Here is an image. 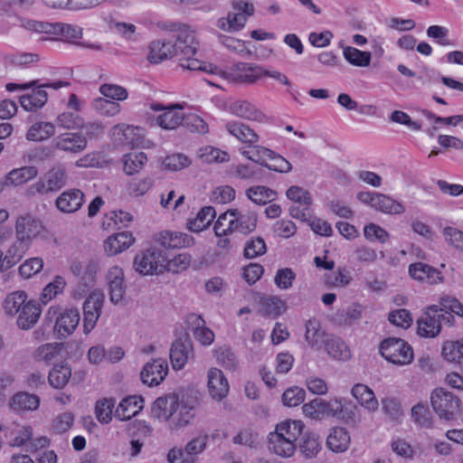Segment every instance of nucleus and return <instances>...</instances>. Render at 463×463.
Wrapping results in <instances>:
<instances>
[{
    "mask_svg": "<svg viewBox=\"0 0 463 463\" xmlns=\"http://www.w3.org/2000/svg\"><path fill=\"white\" fill-rule=\"evenodd\" d=\"M41 314L40 305L34 301H28L19 311L17 326L23 330H28L37 323Z\"/></svg>",
    "mask_w": 463,
    "mask_h": 463,
    "instance_id": "obj_23",
    "label": "nucleus"
},
{
    "mask_svg": "<svg viewBox=\"0 0 463 463\" xmlns=\"http://www.w3.org/2000/svg\"><path fill=\"white\" fill-rule=\"evenodd\" d=\"M163 29L173 33V38H175L173 47L175 49L176 56L180 58L194 56L198 50V42L195 39L194 32L186 25L177 24H165Z\"/></svg>",
    "mask_w": 463,
    "mask_h": 463,
    "instance_id": "obj_4",
    "label": "nucleus"
},
{
    "mask_svg": "<svg viewBox=\"0 0 463 463\" xmlns=\"http://www.w3.org/2000/svg\"><path fill=\"white\" fill-rule=\"evenodd\" d=\"M179 397L175 393L158 397L152 405V416L159 421H167L175 410L179 409Z\"/></svg>",
    "mask_w": 463,
    "mask_h": 463,
    "instance_id": "obj_14",
    "label": "nucleus"
},
{
    "mask_svg": "<svg viewBox=\"0 0 463 463\" xmlns=\"http://www.w3.org/2000/svg\"><path fill=\"white\" fill-rule=\"evenodd\" d=\"M144 407L142 396H128L124 398L115 411V417L119 420H128L136 416Z\"/></svg>",
    "mask_w": 463,
    "mask_h": 463,
    "instance_id": "obj_20",
    "label": "nucleus"
},
{
    "mask_svg": "<svg viewBox=\"0 0 463 463\" xmlns=\"http://www.w3.org/2000/svg\"><path fill=\"white\" fill-rule=\"evenodd\" d=\"M36 89L30 94L21 96V106L27 111H34L43 107L47 102V92L39 88V82L35 86Z\"/></svg>",
    "mask_w": 463,
    "mask_h": 463,
    "instance_id": "obj_35",
    "label": "nucleus"
},
{
    "mask_svg": "<svg viewBox=\"0 0 463 463\" xmlns=\"http://www.w3.org/2000/svg\"><path fill=\"white\" fill-rule=\"evenodd\" d=\"M186 322L188 327L194 332V335L197 341L203 345H210L214 340L213 332L205 326V321L201 316L190 314Z\"/></svg>",
    "mask_w": 463,
    "mask_h": 463,
    "instance_id": "obj_21",
    "label": "nucleus"
},
{
    "mask_svg": "<svg viewBox=\"0 0 463 463\" xmlns=\"http://www.w3.org/2000/svg\"><path fill=\"white\" fill-rule=\"evenodd\" d=\"M109 293L113 304L119 303L124 297L126 286L124 283V272L118 266L111 267L107 274Z\"/></svg>",
    "mask_w": 463,
    "mask_h": 463,
    "instance_id": "obj_17",
    "label": "nucleus"
},
{
    "mask_svg": "<svg viewBox=\"0 0 463 463\" xmlns=\"http://www.w3.org/2000/svg\"><path fill=\"white\" fill-rule=\"evenodd\" d=\"M344 57L349 63L358 67H366L371 61L369 52H363L351 46L344 49Z\"/></svg>",
    "mask_w": 463,
    "mask_h": 463,
    "instance_id": "obj_51",
    "label": "nucleus"
},
{
    "mask_svg": "<svg viewBox=\"0 0 463 463\" xmlns=\"http://www.w3.org/2000/svg\"><path fill=\"white\" fill-rule=\"evenodd\" d=\"M304 426L305 425L301 420H287L278 424L274 433L284 436L295 443L302 434Z\"/></svg>",
    "mask_w": 463,
    "mask_h": 463,
    "instance_id": "obj_39",
    "label": "nucleus"
},
{
    "mask_svg": "<svg viewBox=\"0 0 463 463\" xmlns=\"http://www.w3.org/2000/svg\"><path fill=\"white\" fill-rule=\"evenodd\" d=\"M193 408L179 404V409L175 410L173 416L167 420L171 430H178L187 426L194 418Z\"/></svg>",
    "mask_w": 463,
    "mask_h": 463,
    "instance_id": "obj_41",
    "label": "nucleus"
},
{
    "mask_svg": "<svg viewBox=\"0 0 463 463\" xmlns=\"http://www.w3.org/2000/svg\"><path fill=\"white\" fill-rule=\"evenodd\" d=\"M234 230L243 234L252 232L257 227L258 216L254 212L241 213L238 210V214L233 216Z\"/></svg>",
    "mask_w": 463,
    "mask_h": 463,
    "instance_id": "obj_40",
    "label": "nucleus"
},
{
    "mask_svg": "<svg viewBox=\"0 0 463 463\" xmlns=\"http://www.w3.org/2000/svg\"><path fill=\"white\" fill-rule=\"evenodd\" d=\"M133 242L132 234L122 232L109 236L104 242V249L109 255L113 256L129 248Z\"/></svg>",
    "mask_w": 463,
    "mask_h": 463,
    "instance_id": "obj_24",
    "label": "nucleus"
},
{
    "mask_svg": "<svg viewBox=\"0 0 463 463\" xmlns=\"http://www.w3.org/2000/svg\"><path fill=\"white\" fill-rule=\"evenodd\" d=\"M234 176L242 180H260L263 171L257 165L240 164L235 166Z\"/></svg>",
    "mask_w": 463,
    "mask_h": 463,
    "instance_id": "obj_54",
    "label": "nucleus"
},
{
    "mask_svg": "<svg viewBox=\"0 0 463 463\" xmlns=\"http://www.w3.org/2000/svg\"><path fill=\"white\" fill-rule=\"evenodd\" d=\"M194 56H188L187 58H179L180 65L189 71H205L212 75H216L220 72V68L212 63L204 62L199 59L193 58Z\"/></svg>",
    "mask_w": 463,
    "mask_h": 463,
    "instance_id": "obj_46",
    "label": "nucleus"
},
{
    "mask_svg": "<svg viewBox=\"0 0 463 463\" xmlns=\"http://www.w3.org/2000/svg\"><path fill=\"white\" fill-rule=\"evenodd\" d=\"M156 241L165 249L185 248L194 245L192 236L184 232L164 231L156 235Z\"/></svg>",
    "mask_w": 463,
    "mask_h": 463,
    "instance_id": "obj_18",
    "label": "nucleus"
},
{
    "mask_svg": "<svg viewBox=\"0 0 463 463\" xmlns=\"http://www.w3.org/2000/svg\"><path fill=\"white\" fill-rule=\"evenodd\" d=\"M54 135V125L50 122H37L27 131L28 140L42 141Z\"/></svg>",
    "mask_w": 463,
    "mask_h": 463,
    "instance_id": "obj_47",
    "label": "nucleus"
},
{
    "mask_svg": "<svg viewBox=\"0 0 463 463\" xmlns=\"http://www.w3.org/2000/svg\"><path fill=\"white\" fill-rule=\"evenodd\" d=\"M114 406L115 402L112 399H103L96 402L95 413L100 423L108 424L111 420Z\"/></svg>",
    "mask_w": 463,
    "mask_h": 463,
    "instance_id": "obj_60",
    "label": "nucleus"
},
{
    "mask_svg": "<svg viewBox=\"0 0 463 463\" xmlns=\"http://www.w3.org/2000/svg\"><path fill=\"white\" fill-rule=\"evenodd\" d=\"M260 307V312L271 317H279L285 310L284 302L278 297L263 298Z\"/></svg>",
    "mask_w": 463,
    "mask_h": 463,
    "instance_id": "obj_55",
    "label": "nucleus"
},
{
    "mask_svg": "<svg viewBox=\"0 0 463 463\" xmlns=\"http://www.w3.org/2000/svg\"><path fill=\"white\" fill-rule=\"evenodd\" d=\"M352 395L354 398L366 410L375 411L379 403L375 398L374 392L367 385L356 383L352 388Z\"/></svg>",
    "mask_w": 463,
    "mask_h": 463,
    "instance_id": "obj_27",
    "label": "nucleus"
},
{
    "mask_svg": "<svg viewBox=\"0 0 463 463\" xmlns=\"http://www.w3.org/2000/svg\"><path fill=\"white\" fill-rule=\"evenodd\" d=\"M207 387L210 396L215 401L224 399L230 391V385L223 373L215 367L207 373Z\"/></svg>",
    "mask_w": 463,
    "mask_h": 463,
    "instance_id": "obj_12",
    "label": "nucleus"
},
{
    "mask_svg": "<svg viewBox=\"0 0 463 463\" xmlns=\"http://www.w3.org/2000/svg\"><path fill=\"white\" fill-rule=\"evenodd\" d=\"M124 172L128 175L138 173L147 161L144 152H131L123 156Z\"/></svg>",
    "mask_w": 463,
    "mask_h": 463,
    "instance_id": "obj_45",
    "label": "nucleus"
},
{
    "mask_svg": "<svg viewBox=\"0 0 463 463\" xmlns=\"http://www.w3.org/2000/svg\"><path fill=\"white\" fill-rule=\"evenodd\" d=\"M27 296L24 291H15L7 296L4 302L6 314L14 316L19 313L23 306L26 304Z\"/></svg>",
    "mask_w": 463,
    "mask_h": 463,
    "instance_id": "obj_52",
    "label": "nucleus"
},
{
    "mask_svg": "<svg viewBox=\"0 0 463 463\" xmlns=\"http://www.w3.org/2000/svg\"><path fill=\"white\" fill-rule=\"evenodd\" d=\"M53 35L60 36L62 41L72 43L81 37L82 30L77 25L56 23L55 33Z\"/></svg>",
    "mask_w": 463,
    "mask_h": 463,
    "instance_id": "obj_56",
    "label": "nucleus"
},
{
    "mask_svg": "<svg viewBox=\"0 0 463 463\" xmlns=\"http://www.w3.org/2000/svg\"><path fill=\"white\" fill-rule=\"evenodd\" d=\"M409 273L412 279L430 285L441 282L443 279L441 273L437 269L422 262L411 264Z\"/></svg>",
    "mask_w": 463,
    "mask_h": 463,
    "instance_id": "obj_19",
    "label": "nucleus"
},
{
    "mask_svg": "<svg viewBox=\"0 0 463 463\" xmlns=\"http://www.w3.org/2000/svg\"><path fill=\"white\" fill-rule=\"evenodd\" d=\"M299 449L307 458H315L321 449L318 436L314 433H305L301 439Z\"/></svg>",
    "mask_w": 463,
    "mask_h": 463,
    "instance_id": "obj_48",
    "label": "nucleus"
},
{
    "mask_svg": "<svg viewBox=\"0 0 463 463\" xmlns=\"http://www.w3.org/2000/svg\"><path fill=\"white\" fill-rule=\"evenodd\" d=\"M38 175V170L35 166H24L15 168L10 171L5 176V183L18 186L33 179Z\"/></svg>",
    "mask_w": 463,
    "mask_h": 463,
    "instance_id": "obj_36",
    "label": "nucleus"
},
{
    "mask_svg": "<svg viewBox=\"0 0 463 463\" xmlns=\"http://www.w3.org/2000/svg\"><path fill=\"white\" fill-rule=\"evenodd\" d=\"M246 196L256 204L265 205L275 201L278 193L264 185H254L246 190Z\"/></svg>",
    "mask_w": 463,
    "mask_h": 463,
    "instance_id": "obj_33",
    "label": "nucleus"
},
{
    "mask_svg": "<svg viewBox=\"0 0 463 463\" xmlns=\"http://www.w3.org/2000/svg\"><path fill=\"white\" fill-rule=\"evenodd\" d=\"M216 212L212 206L202 208L196 217L189 222V229L193 232H199L206 229L213 221Z\"/></svg>",
    "mask_w": 463,
    "mask_h": 463,
    "instance_id": "obj_43",
    "label": "nucleus"
},
{
    "mask_svg": "<svg viewBox=\"0 0 463 463\" xmlns=\"http://www.w3.org/2000/svg\"><path fill=\"white\" fill-rule=\"evenodd\" d=\"M150 108L155 111L165 110L156 118L157 124L165 129H175L184 121V114L176 111V109H181L180 105H171L170 107H164L160 103H152Z\"/></svg>",
    "mask_w": 463,
    "mask_h": 463,
    "instance_id": "obj_15",
    "label": "nucleus"
},
{
    "mask_svg": "<svg viewBox=\"0 0 463 463\" xmlns=\"http://www.w3.org/2000/svg\"><path fill=\"white\" fill-rule=\"evenodd\" d=\"M55 319L53 331L58 338H66L71 335L78 326L80 319V311L77 308H67L61 312L60 307H51L44 317V323L50 326L52 320Z\"/></svg>",
    "mask_w": 463,
    "mask_h": 463,
    "instance_id": "obj_1",
    "label": "nucleus"
},
{
    "mask_svg": "<svg viewBox=\"0 0 463 463\" xmlns=\"http://www.w3.org/2000/svg\"><path fill=\"white\" fill-rule=\"evenodd\" d=\"M263 167L279 173H289L292 170L291 164L282 156L272 150V155H266Z\"/></svg>",
    "mask_w": 463,
    "mask_h": 463,
    "instance_id": "obj_53",
    "label": "nucleus"
},
{
    "mask_svg": "<svg viewBox=\"0 0 463 463\" xmlns=\"http://www.w3.org/2000/svg\"><path fill=\"white\" fill-rule=\"evenodd\" d=\"M248 19L243 14L237 12L228 13L226 17H222L218 20V27L229 33L241 31L246 24Z\"/></svg>",
    "mask_w": 463,
    "mask_h": 463,
    "instance_id": "obj_38",
    "label": "nucleus"
},
{
    "mask_svg": "<svg viewBox=\"0 0 463 463\" xmlns=\"http://www.w3.org/2000/svg\"><path fill=\"white\" fill-rule=\"evenodd\" d=\"M166 267V258L157 249L150 248L137 254L134 260L136 271L142 275L159 274Z\"/></svg>",
    "mask_w": 463,
    "mask_h": 463,
    "instance_id": "obj_9",
    "label": "nucleus"
},
{
    "mask_svg": "<svg viewBox=\"0 0 463 463\" xmlns=\"http://www.w3.org/2000/svg\"><path fill=\"white\" fill-rule=\"evenodd\" d=\"M350 440V435L345 429L334 428L326 439V446L334 452H344L348 449Z\"/></svg>",
    "mask_w": 463,
    "mask_h": 463,
    "instance_id": "obj_32",
    "label": "nucleus"
},
{
    "mask_svg": "<svg viewBox=\"0 0 463 463\" xmlns=\"http://www.w3.org/2000/svg\"><path fill=\"white\" fill-rule=\"evenodd\" d=\"M411 417L417 424L423 428H430L432 425L431 414L426 404L418 403L413 406Z\"/></svg>",
    "mask_w": 463,
    "mask_h": 463,
    "instance_id": "obj_63",
    "label": "nucleus"
},
{
    "mask_svg": "<svg viewBox=\"0 0 463 463\" xmlns=\"http://www.w3.org/2000/svg\"><path fill=\"white\" fill-rule=\"evenodd\" d=\"M230 111L241 118L254 121H262L265 115L253 104L247 100H237L231 104Z\"/></svg>",
    "mask_w": 463,
    "mask_h": 463,
    "instance_id": "obj_25",
    "label": "nucleus"
},
{
    "mask_svg": "<svg viewBox=\"0 0 463 463\" xmlns=\"http://www.w3.org/2000/svg\"><path fill=\"white\" fill-rule=\"evenodd\" d=\"M45 231L43 222L31 213H24L16 217L14 224L15 239L23 243L32 245Z\"/></svg>",
    "mask_w": 463,
    "mask_h": 463,
    "instance_id": "obj_7",
    "label": "nucleus"
},
{
    "mask_svg": "<svg viewBox=\"0 0 463 463\" xmlns=\"http://www.w3.org/2000/svg\"><path fill=\"white\" fill-rule=\"evenodd\" d=\"M262 74L261 66L241 61L232 64L228 71L220 68V72H217V76L234 84L255 83Z\"/></svg>",
    "mask_w": 463,
    "mask_h": 463,
    "instance_id": "obj_5",
    "label": "nucleus"
},
{
    "mask_svg": "<svg viewBox=\"0 0 463 463\" xmlns=\"http://www.w3.org/2000/svg\"><path fill=\"white\" fill-rule=\"evenodd\" d=\"M453 320L452 314L446 312L444 308L430 307L417 321L418 333L424 337H435L439 334L442 324L449 325Z\"/></svg>",
    "mask_w": 463,
    "mask_h": 463,
    "instance_id": "obj_2",
    "label": "nucleus"
},
{
    "mask_svg": "<svg viewBox=\"0 0 463 463\" xmlns=\"http://www.w3.org/2000/svg\"><path fill=\"white\" fill-rule=\"evenodd\" d=\"M85 203V194L80 189L71 188L62 192L55 200V207L62 213L78 212Z\"/></svg>",
    "mask_w": 463,
    "mask_h": 463,
    "instance_id": "obj_11",
    "label": "nucleus"
},
{
    "mask_svg": "<svg viewBox=\"0 0 463 463\" xmlns=\"http://www.w3.org/2000/svg\"><path fill=\"white\" fill-rule=\"evenodd\" d=\"M381 354L390 363L406 365L413 360V350L403 339L390 337L380 345Z\"/></svg>",
    "mask_w": 463,
    "mask_h": 463,
    "instance_id": "obj_6",
    "label": "nucleus"
},
{
    "mask_svg": "<svg viewBox=\"0 0 463 463\" xmlns=\"http://www.w3.org/2000/svg\"><path fill=\"white\" fill-rule=\"evenodd\" d=\"M54 151L78 155L87 148L86 137L80 132H64L54 137L50 144Z\"/></svg>",
    "mask_w": 463,
    "mask_h": 463,
    "instance_id": "obj_10",
    "label": "nucleus"
},
{
    "mask_svg": "<svg viewBox=\"0 0 463 463\" xmlns=\"http://www.w3.org/2000/svg\"><path fill=\"white\" fill-rule=\"evenodd\" d=\"M269 449L279 457L289 458L294 455L296 445L284 436L270 432L269 434Z\"/></svg>",
    "mask_w": 463,
    "mask_h": 463,
    "instance_id": "obj_26",
    "label": "nucleus"
},
{
    "mask_svg": "<svg viewBox=\"0 0 463 463\" xmlns=\"http://www.w3.org/2000/svg\"><path fill=\"white\" fill-rule=\"evenodd\" d=\"M191 350V343L177 339L172 344L170 349V359L173 368L175 370L182 369L188 361Z\"/></svg>",
    "mask_w": 463,
    "mask_h": 463,
    "instance_id": "obj_29",
    "label": "nucleus"
},
{
    "mask_svg": "<svg viewBox=\"0 0 463 463\" xmlns=\"http://www.w3.org/2000/svg\"><path fill=\"white\" fill-rule=\"evenodd\" d=\"M66 285L65 279L61 276H56L54 280L50 282L43 288L41 294V300L43 304H47L51 299L61 293Z\"/></svg>",
    "mask_w": 463,
    "mask_h": 463,
    "instance_id": "obj_59",
    "label": "nucleus"
},
{
    "mask_svg": "<svg viewBox=\"0 0 463 463\" xmlns=\"http://www.w3.org/2000/svg\"><path fill=\"white\" fill-rule=\"evenodd\" d=\"M175 50L170 41L155 40L149 44L147 60L151 63L157 64L174 57L175 55Z\"/></svg>",
    "mask_w": 463,
    "mask_h": 463,
    "instance_id": "obj_22",
    "label": "nucleus"
},
{
    "mask_svg": "<svg viewBox=\"0 0 463 463\" xmlns=\"http://www.w3.org/2000/svg\"><path fill=\"white\" fill-rule=\"evenodd\" d=\"M241 154L247 159L263 167L266 161V155H272V150L262 146L251 145L249 148L240 149Z\"/></svg>",
    "mask_w": 463,
    "mask_h": 463,
    "instance_id": "obj_49",
    "label": "nucleus"
},
{
    "mask_svg": "<svg viewBox=\"0 0 463 463\" xmlns=\"http://www.w3.org/2000/svg\"><path fill=\"white\" fill-rule=\"evenodd\" d=\"M302 410L307 416L312 419H318L325 415L335 416L342 411V403L337 400L326 402L321 399H314L304 404Z\"/></svg>",
    "mask_w": 463,
    "mask_h": 463,
    "instance_id": "obj_13",
    "label": "nucleus"
},
{
    "mask_svg": "<svg viewBox=\"0 0 463 463\" xmlns=\"http://www.w3.org/2000/svg\"><path fill=\"white\" fill-rule=\"evenodd\" d=\"M306 392L304 389L293 386L288 388L282 394V402L288 407H296L305 401Z\"/></svg>",
    "mask_w": 463,
    "mask_h": 463,
    "instance_id": "obj_62",
    "label": "nucleus"
},
{
    "mask_svg": "<svg viewBox=\"0 0 463 463\" xmlns=\"http://www.w3.org/2000/svg\"><path fill=\"white\" fill-rule=\"evenodd\" d=\"M227 131L241 142L251 146L259 140V136L242 122L232 121L226 124Z\"/></svg>",
    "mask_w": 463,
    "mask_h": 463,
    "instance_id": "obj_30",
    "label": "nucleus"
},
{
    "mask_svg": "<svg viewBox=\"0 0 463 463\" xmlns=\"http://www.w3.org/2000/svg\"><path fill=\"white\" fill-rule=\"evenodd\" d=\"M327 354L335 360H348L351 357L349 348L340 338H329L325 343Z\"/></svg>",
    "mask_w": 463,
    "mask_h": 463,
    "instance_id": "obj_42",
    "label": "nucleus"
},
{
    "mask_svg": "<svg viewBox=\"0 0 463 463\" xmlns=\"http://www.w3.org/2000/svg\"><path fill=\"white\" fill-rule=\"evenodd\" d=\"M71 377V368L68 364L61 363L54 364L50 370L48 381L51 386L55 389H62Z\"/></svg>",
    "mask_w": 463,
    "mask_h": 463,
    "instance_id": "obj_34",
    "label": "nucleus"
},
{
    "mask_svg": "<svg viewBox=\"0 0 463 463\" xmlns=\"http://www.w3.org/2000/svg\"><path fill=\"white\" fill-rule=\"evenodd\" d=\"M61 350V344H45L40 345L34 352V358L37 361H43L46 364L52 362Z\"/></svg>",
    "mask_w": 463,
    "mask_h": 463,
    "instance_id": "obj_57",
    "label": "nucleus"
},
{
    "mask_svg": "<svg viewBox=\"0 0 463 463\" xmlns=\"http://www.w3.org/2000/svg\"><path fill=\"white\" fill-rule=\"evenodd\" d=\"M44 177L48 182V188L52 193H57L67 185L68 173L62 166H55L49 170Z\"/></svg>",
    "mask_w": 463,
    "mask_h": 463,
    "instance_id": "obj_37",
    "label": "nucleus"
},
{
    "mask_svg": "<svg viewBox=\"0 0 463 463\" xmlns=\"http://www.w3.org/2000/svg\"><path fill=\"white\" fill-rule=\"evenodd\" d=\"M167 372V363L162 359H156L144 365L140 377L145 384L155 386L158 385L165 379Z\"/></svg>",
    "mask_w": 463,
    "mask_h": 463,
    "instance_id": "obj_16",
    "label": "nucleus"
},
{
    "mask_svg": "<svg viewBox=\"0 0 463 463\" xmlns=\"http://www.w3.org/2000/svg\"><path fill=\"white\" fill-rule=\"evenodd\" d=\"M286 195L290 201L297 203L301 206L310 207V205L312 204V198L310 196V194L300 186H290L287 190Z\"/></svg>",
    "mask_w": 463,
    "mask_h": 463,
    "instance_id": "obj_61",
    "label": "nucleus"
},
{
    "mask_svg": "<svg viewBox=\"0 0 463 463\" xmlns=\"http://www.w3.org/2000/svg\"><path fill=\"white\" fill-rule=\"evenodd\" d=\"M208 434H199L186 443L184 449L173 448L168 451L167 460L169 463H196L197 456L201 454L207 446Z\"/></svg>",
    "mask_w": 463,
    "mask_h": 463,
    "instance_id": "obj_8",
    "label": "nucleus"
},
{
    "mask_svg": "<svg viewBox=\"0 0 463 463\" xmlns=\"http://www.w3.org/2000/svg\"><path fill=\"white\" fill-rule=\"evenodd\" d=\"M215 357L218 364L227 370L233 371L238 366L235 354L228 347H221L216 350Z\"/></svg>",
    "mask_w": 463,
    "mask_h": 463,
    "instance_id": "obj_64",
    "label": "nucleus"
},
{
    "mask_svg": "<svg viewBox=\"0 0 463 463\" xmlns=\"http://www.w3.org/2000/svg\"><path fill=\"white\" fill-rule=\"evenodd\" d=\"M31 246L15 239L5 257L2 256L1 271L7 270L21 260Z\"/></svg>",
    "mask_w": 463,
    "mask_h": 463,
    "instance_id": "obj_31",
    "label": "nucleus"
},
{
    "mask_svg": "<svg viewBox=\"0 0 463 463\" xmlns=\"http://www.w3.org/2000/svg\"><path fill=\"white\" fill-rule=\"evenodd\" d=\"M40 398L26 392L15 393L10 402V408L14 411H35L39 408Z\"/></svg>",
    "mask_w": 463,
    "mask_h": 463,
    "instance_id": "obj_28",
    "label": "nucleus"
},
{
    "mask_svg": "<svg viewBox=\"0 0 463 463\" xmlns=\"http://www.w3.org/2000/svg\"><path fill=\"white\" fill-rule=\"evenodd\" d=\"M374 201L376 202L374 208L385 213L400 214L405 210L402 203L382 194H378Z\"/></svg>",
    "mask_w": 463,
    "mask_h": 463,
    "instance_id": "obj_50",
    "label": "nucleus"
},
{
    "mask_svg": "<svg viewBox=\"0 0 463 463\" xmlns=\"http://www.w3.org/2000/svg\"><path fill=\"white\" fill-rule=\"evenodd\" d=\"M238 214V210H229L222 213L214 223V233L217 237L226 236L234 230L233 216Z\"/></svg>",
    "mask_w": 463,
    "mask_h": 463,
    "instance_id": "obj_44",
    "label": "nucleus"
},
{
    "mask_svg": "<svg viewBox=\"0 0 463 463\" xmlns=\"http://www.w3.org/2000/svg\"><path fill=\"white\" fill-rule=\"evenodd\" d=\"M430 402L440 419L453 420L461 412L459 398L444 388H437L431 392Z\"/></svg>",
    "mask_w": 463,
    "mask_h": 463,
    "instance_id": "obj_3",
    "label": "nucleus"
},
{
    "mask_svg": "<svg viewBox=\"0 0 463 463\" xmlns=\"http://www.w3.org/2000/svg\"><path fill=\"white\" fill-rule=\"evenodd\" d=\"M442 355L449 362L463 364V343L460 341L444 343Z\"/></svg>",
    "mask_w": 463,
    "mask_h": 463,
    "instance_id": "obj_58",
    "label": "nucleus"
}]
</instances>
